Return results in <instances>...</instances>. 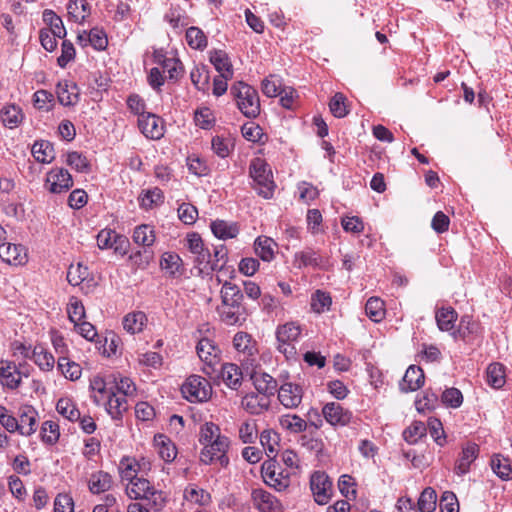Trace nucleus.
<instances>
[{
  "mask_svg": "<svg viewBox=\"0 0 512 512\" xmlns=\"http://www.w3.org/2000/svg\"><path fill=\"white\" fill-rule=\"evenodd\" d=\"M67 313L69 320L74 324H78L85 317V309L82 302L76 297H72L67 305Z\"/></svg>",
  "mask_w": 512,
  "mask_h": 512,
  "instance_id": "obj_59",
  "label": "nucleus"
},
{
  "mask_svg": "<svg viewBox=\"0 0 512 512\" xmlns=\"http://www.w3.org/2000/svg\"><path fill=\"white\" fill-rule=\"evenodd\" d=\"M426 435V427L423 422L415 421L403 432L405 441L409 444H415L419 439Z\"/></svg>",
  "mask_w": 512,
  "mask_h": 512,
  "instance_id": "obj_54",
  "label": "nucleus"
},
{
  "mask_svg": "<svg viewBox=\"0 0 512 512\" xmlns=\"http://www.w3.org/2000/svg\"><path fill=\"white\" fill-rule=\"evenodd\" d=\"M66 163L78 172L83 173L90 170V163L87 158L76 151L67 154Z\"/></svg>",
  "mask_w": 512,
  "mask_h": 512,
  "instance_id": "obj_61",
  "label": "nucleus"
},
{
  "mask_svg": "<svg viewBox=\"0 0 512 512\" xmlns=\"http://www.w3.org/2000/svg\"><path fill=\"white\" fill-rule=\"evenodd\" d=\"M56 94L60 104L74 106L79 101V88L75 82L61 81L57 84Z\"/></svg>",
  "mask_w": 512,
  "mask_h": 512,
  "instance_id": "obj_17",
  "label": "nucleus"
},
{
  "mask_svg": "<svg viewBox=\"0 0 512 512\" xmlns=\"http://www.w3.org/2000/svg\"><path fill=\"white\" fill-rule=\"evenodd\" d=\"M211 230L215 237L222 240L235 238L239 233V228L236 223L224 220L213 221L211 223Z\"/></svg>",
  "mask_w": 512,
  "mask_h": 512,
  "instance_id": "obj_28",
  "label": "nucleus"
},
{
  "mask_svg": "<svg viewBox=\"0 0 512 512\" xmlns=\"http://www.w3.org/2000/svg\"><path fill=\"white\" fill-rule=\"evenodd\" d=\"M302 398L303 389L300 385L286 382L278 389V399L285 408H297L300 405Z\"/></svg>",
  "mask_w": 512,
  "mask_h": 512,
  "instance_id": "obj_11",
  "label": "nucleus"
},
{
  "mask_svg": "<svg viewBox=\"0 0 512 512\" xmlns=\"http://www.w3.org/2000/svg\"><path fill=\"white\" fill-rule=\"evenodd\" d=\"M120 474L123 480L131 482L137 478L141 471V464L133 458H123L119 464Z\"/></svg>",
  "mask_w": 512,
  "mask_h": 512,
  "instance_id": "obj_45",
  "label": "nucleus"
},
{
  "mask_svg": "<svg viewBox=\"0 0 512 512\" xmlns=\"http://www.w3.org/2000/svg\"><path fill=\"white\" fill-rule=\"evenodd\" d=\"M250 175L253 178L258 194L265 199L273 197L275 184L272 180V173L267 164L260 158H256L250 165Z\"/></svg>",
  "mask_w": 512,
  "mask_h": 512,
  "instance_id": "obj_3",
  "label": "nucleus"
},
{
  "mask_svg": "<svg viewBox=\"0 0 512 512\" xmlns=\"http://www.w3.org/2000/svg\"><path fill=\"white\" fill-rule=\"evenodd\" d=\"M479 447L475 443H468L463 447L460 457L455 466V472L458 475H464L469 472L470 465L478 457Z\"/></svg>",
  "mask_w": 512,
  "mask_h": 512,
  "instance_id": "obj_22",
  "label": "nucleus"
},
{
  "mask_svg": "<svg viewBox=\"0 0 512 512\" xmlns=\"http://www.w3.org/2000/svg\"><path fill=\"white\" fill-rule=\"evenodd\" d=\"M163 193L159 188L147 190L140 196V205L145 209H150L153 205H158L163 202Z\"/></svg>",
  "mask_w": 512,
  "mask_h": 512,
  "instance_id": "obj_63",
  "label": "nucleus"
},
{
  "mask_svg": "<svg viewBox=\"0 0 512 512\" xmlns=\"http://www.w3.org/2000/svg\"><path fill=\"white\" fill-rule=\"evenodd\" d=\"M280 426L291 433H301L308 428V423L296 414H286L279 418Z\"/></svg>",
  "mask_w": 512,
  "mask_h": 512,
  "instance_id": "obj_35",
  "label": "nucleus"
},
{
  "mask_svg": "<svg viewBox=\"0 0 512 512\" xmlns=\"http://www.w3.org/2000/svg\"><path fill=\"white\" fill-rule=\"evenodd\" d=\"M436 492L430 488H425L418 499V509L420 512H433L436 509Z\"/></svg>",
  "mask_w": 512,
  "mask_h": 512,
  "instance_id": "obj_52",
  "label": "nucleus"
},
{
  "mask_svg": "<svg viewBox=\"0 0 512 512\" xmlns=\"http://www.w3.org/2000/svg\"><path fill=\"white\" fill-rule=\"evenodd\" d=\"M59 426L54 421H45L41 426V437L45 443L54 444L59 439Z\"/></svg>",
  "mask_w": 512,
  "mask_h": 512,
  "instance_id": "obj_62",
  "label": "nucleus"
},
{
  "mask_svg": "<svg viewBox=\"0 0 512 512\" xmlns=\"http://www.w3.org/2000/svg\"><path fill=\"white\" fill-rule=\"evenodd\" d=\"M251 501L259 512H284L283 505L279 499L264 489H253Z\"/></svg>",
  "mask_w": 512,
  "mask_h": 512,
  "instance_id": "obj_8",
  "label": "nucleus"
},
{
  "mask_svg": "<svg viewBox=\"0 0 512 512\" xmlns=\"http://www.w3.org/2000/svg\"><path fill=\"white\" fill-rule=\"evenodd\" d=\"M210 62L220 75L226 78L233 77V68L226 52L222 50H214L210 53Z\"/></svg>",
  "mask_w": 512,
  "mask_h": 512,
  "instance_id": "obj_25",
  "label": "nucleus"
},
{
  "mask_svg": "<svg viewBox=\"0 0 512 512\" xmlns=\"http://www.w3.org/2000/svg\"><path fill=\"white\" fill-rule=\"evenodd\" d=\"M43 21L50 26V33H53L60 39L66 36V29L62 19L52 10L46 9L43 12Z\"/></svg>",
  "mask_w": 512,
  "mask_h": 512,
  "instance_id": "obj_40",
  "label": "nucleus"
},
{
  "mask_svg": "<svg viewBox=\"0 0 512 512\" xmlns=\"http://www.w3.org/2000/svg\"><path fill=\"white\" fill-rule=\"evenodd\" d=\"M230 447V440L228 437H218L214 444H208L200 451V462L205 465H210L214 461L219 462L222 467H227L229 458L227 452Z\"/></svg>",
  "mask_w": 512,
  "mask_h": 512,
  "instance_id": "obj_6",
  "label": "nucleus"
},
{
  "mask_svg": "<svg viewBox=\"0 0 512 512\" xmlns=\"http://www.w3.org/2000/svg\"><path fill=\"white\" fill-rule=\"evenodd\" d=\"M252 380L257 393L267 396L271 400V397L277 391V381L265 372H254Z\"/></svg>",
  "mask_w": 512,
  "mask_h": 512,
  "instance_id": "obj_20",
  "label": "nucleus"
},
{
  "mask_svg": "<svg viewBox=\"0 0 512 512\" xmlns=\"http://www.w3.org/2000/svg\"><path fill=\"white\" fill-rule=\"evenodd\" d=\"M261 475L264 482L276 491H284L290 485V473L283 470L274 459L262 464Z\"/></svg>",
  "mask_w": 512,
  "mask_h": 512,
  "instance_id": "obj_5",
  "label": "nucleus"
},
{
  "mask_svg": "<svg viewBox=\"0 0 512 512\" xmlns=\"http://www.w3.org/2000/svg\"><path fill=\"white\" fill-rule=\"evenodd\" d=\"M310 488L318 504L325 505L329 502L332 496V482L325 472L316 471L312 474Z\"/></svg>",
  "mask_w": 512,
  "mask_h": 512,
  "instance_id": "obj_7",
  "label": "nucleus"
},
{
  "mask_svg": "<svg viewBox=\"0 0 512 512\" xmlns=\"http://www.w3.org/2000/svg\"><path fill=\"white\" fill-rule=\"evenodd\" d=\"M457 312L451 307H443L436 311L435 319L441 331H451L457 320Z\"/></svg>",
  "mask_w": 512,
  "mask_h": 512,
  "instance_id": "obj_33",
  "label": "nucleus"
},
{
  "mask_svg": "<svg viewBox=\"0 0 512 512\" xmlns=\"http://www.w3.org/2000/svg\"><path fill=\"white\" fill-rule=\"evenodd\" d=\"M112 485V477L104 471H98L90 476L88 486L93 494H100L110 489Z\"/></svg>",
  "mask_w": 512,
  "mask_h": 512,
  "instance_id": "obj_31",
  "label": "nucleus"
},
{
  "mask_svg": "<svg viewBox=\"0 0 512 512\" xmlns=\"http://www.w3.org/2000/svg\"><path fill=\"white\" fill-rule=\"evenodd\" d=\"M132 239L138 245L151 247L156 240L154 228L148 224H141L134 229Z\"/></svg>",
  "mask_w": 512,
  "mask_h": 512,
  "instance_id": "obj_32",
  "label": "nucleus"
},
{
  "mask_svg": "<svg viewBox=\"0 0 512 512\" xmlns=\"http://www.w3.org/2000/svg\"><path fill=\"white\" fill-rule=\"evenodd\" d=\"M108 383L100 376H94L90 380V388L96 393L93 396V400L97 405L105 402L108 393L110 392V387H107Z\"/></svg>",
  "mask_w": 512,
  "mask_h": 512,
  "instance_id": "obj_48",
  "label": "nucleus"
},
{
  "mask_svg": "<svg viewBox=\"0 0 512 512\" xmlns=\"http://www.w3.org/2000/svg\"><path fill=\"white\" fill-rule=\"evenodd\" d=\"M211 145L214 153L221 158L229 156L233 149V141L222 136L213 137Z\"/></svg>",
  "mask_w": 512,
  "mask_h": 512,
  "instance_id": "obj_56",
  "label": "nucleus"
},
{
  "mask_svg": "<svg viewBox=\"0 0 512 512\" xmlns=\"http://www.w3.org/2000/svg\"><path fill=\"white\" fill-rule=\"evenodd\" d=\"M154 445L165 462H172L176 458V446L167 436L163 434L156 435L154 437Z\"/></svg>",
  "mask_w": 512,
  "mask_h": 512,
  "instance_id": "obj_26",
  "label": "nucleus"
},
{
  "mask_svg": "<svg viewBox=\"0 0 512 512\" xmlns=\"http://www.w3.org/2000/svg\"><path fill=\"white\" fill-rule=\"evenodd\" d=\"M0 380L9 389H16L21 383V372L10 361H0Z\"/></svg>",
  "mask_w": 512,
  "mask_h": 512,
  "instance_id": "obj_19",
  "label": "nucleus"
},
{
  "mask_svg": "<svg viewBox=\"0 0 512 512\" xmlns=\"http://www.w3.org/2000/svg\"><path fill=\"white\" fill-rule=\"evenodd\" d=\"M126 397L127 396L116 393L113 387H110V392L108 393L105 402H102V404H105L106 411L113 419L120 418L122 413L128 409Z\"/></svg>",
  "mask_w": 512,
  "mask_h": 512,
  "instance_id": "obj_21",
  "label": "nucleus"
},
{
  "mask_svg": "<svg viewBox=\"0 0 512 512\" xmlns=\"http://www.w3.org/2000/svg\"><path fill=\"white\" fill-rule=\"evenodd\" d=\"M194 256H195L194 261L197 264V266L199 267L200 271H204V270H208V269L214 271V270L221 269V266H219V264L212 262L211 253L207 248H203L200 251V253H196Z\"/></svg>",
  "mask_w": 512,
  "mask_h": 512,
  "instance_id": "obj_60",
  "label": "nucleus"
},
{
  "mask_svg": "<svg viewBox=\"0 0 512 512\" xmlns=\"http://www.w3.org/2000/svg\"><path fill=\"white\" fill-rule=\"evenodd\" d=\"M73 185V180L64 168H53L46 176V188L54 194H59L68 191Z\"/></svg>",
  "mask_w": 512,
  "mask_h": 512,
  "instance_id": "obj_9",
  "label": "nucleus"
},
{
  "mask_svg": "<svg viewBox=\"0 0 512 512\" xmlns=\"http://www.w3.org/2000/svg\"><path fill=\"white\" fill-rule=\"evenodd\" d=\"M258 437L255 421H245L239 427V438L245 444L254 443Z\"/></svg>",
  "mask_w": 512,
  "mask_h": 512,
  "instance_id": "obj_57",
  "label": "nucleus"
},
{
  "mask_svg": "<svg viewBox=\"0 0 512 512\" xmlns=\"http://www.w3.org/2000/svg\"><path fill=\"white\" fill-rule=\"evenodd\" d=\"M279 437L277 433L272 430H264L260 433V443L266 450V454L270 459H273L277 452Z\"/></svg>",
  "mask_w": 512,
  "mask_h": 512,
  "instance_id": "obj_50",
  "label": "nucleus"
},
{
  "mask_svg": "<svg viewBox=\"0 0 512 512\" xmlns=\"http://www.w3.org/2000/svg\"><path fill=\"white\" fill-rule=\"evenodd\" d=\"M160 267L172 277L183 275L184 266L181 257L174 252H165L160 259Z\"/></svg>",
  "mask_w": 512,
  "mask_h": 512,
  "instance_id": "obj_23",
  "label": "nucleus"
},
{
  "mask_svg": "<svg viewBox=\"0 0 512 512\" xmlns=\"http://www.w3.org/2000/svg\"><path fill=\"white\" fill-rule=\"evenodd\" d=\"M186 40L193 49L202 50L207 46V37L198 27H190L186 30Z\"/></svg>",
  "mask_w": 512,
  "mask_h": 512,
  "instance_id": "obj_51",
  "label": "nucleus"
},
{
  "mask_svg": "<svg viewBox=\"0 0 512 512\" xmlns=\"http://www.w3.org/2000/svg\"><path fill=\"white\" fill-rule=\"evenodd\" d=\"M36 365L43 371H50L54 367V356L42 346H35L32 350V358Z\"/></svg>",
  "mask_w": 512,
  "mask_h": 512,
  "instance_id": "obj_42",
  "label": "nucleus"
},
{
  "mask_svg": "<svg viewBox=\"0 0 512 512\" xmlns=\"http://www.w3.org/2000/svg\"><path fill=\"white\" fill-rule=\"evenodd\" d=\"M0 257L13 265H24L27 262V250L21 244L3 243L0 245Z\"/></svg>",
  "mask_w": 512,
  "mask_h": 512,
  "instance_id": "obj_13",
  "label": "nucleus"
},
{
  "mask_svg": "<svg viewBox=\"0 0 512 512\" xmlns=\"http://www.w3.org/2000/svg\"><path fill=\"white\" fill-rule=\"evenodd\" d=\"M67 10L70 18L75 22H83L89 10V4L86 0H70L67 4Z\"/></svg>",
  "mask_w": 512,
  "mask_h": 512,
  "instance_id": "obj_49",
  "label": "nucleus"
},
{
  "mask_svg": "<svg viewBox=\"0 0 512 512\" xmlns=\"http://www.w3.org/2000/svg\"><path fill=\"white\" fill-rule=\"evenodd\" d=\"M183 396L190 402L207 401L212 394L210 382L199 375H191L181 387Z\"/></svg>",
  "mask_w": 512,
  "mask_h": 512,
  "instance_id": "obj_4",
  "label": "nucleus"
},
{
  "mask_svg": "<svg viewBox=\"0 0 512 512\" xmlns=\"http://www.w3.org/2000/svg\"><path fill=\"white\" fill-rule=\"evenodd\" d=\"M294 261L298 268L302 267H319L323 263V258L318 251L312 248H306L302 251L295 253Z\"/></svg>",
  "mask_w": 512,
  "mask_h": 512,
  "instance_id": "obj_27",
  "label": "nucleus"
},
{
  "mask_svg": "<svg viewBox=\"0 0 512 512\" xmlns=\"http://www.w3.org/2000/svg\"><path fill=\"white\" fill-rule=\"evenodd\" d=\"M185 498L200 506H207L211 503V495L206 490L197 487H190L185 490Z\"/></svg>",
  "mask_w": 512,
  "mask_h": 512,
  "instance_id": "obj_53",
  "label": "nucleus"
},
{
  "mask_svg": "<svg viewBox=\"0 0 512 512\" xmlns=\"http://www.w3.org/2000/svg\"><path fill=\"white\" fill-rule=\"evenodd\" d=\"M322 415L332 426H346L352 420V412L337 402L326 403L322 408Z\"/></svg>",
  "mask_w": 512,
  "mask_h": 512,
  "instance_id": "obj_10",
  "label": "nucleus"
},
{
  "mask_svg": "<svg viewBox=\"0 0 512 512\" xmlns=\"http://www.w3.org/2000/svg\"><path fill=\"white\" fill-rule=\"evenodd\" d=\"M32 155L40 163H51L55 158L52 143L46 140L36 141L31 149Z\"/></svg>",
  "mask_w": 512,
  "mask_h": 512,
  "instance_id": "obj_29",
  "label": "nucleus"
},
{
  "mask_svg": "<svg viewBox=\"0 0 512 512\" xmlns=\"http://www.w3.org/2000/svg\"><path fill=\"white\" fill-rule=\"evenodd\" d=\"M221 320L227 325L241 324L245 320L243 307L241 305H224L219 309Z\"/></svg>",
  "mask_w": 512,
  "mask_h": 512,
  "instance_id": "obj_30",
  "label": "nucleus"
},
{
  "mask_svg": "<svg viewBox=\"0 0 512 512\" xmlns=\"http://www.w3.org/2000/svg\"><path fill=\"white\" fill-rule=\"evenodd\" d=\"M126 493L131 499H142L154 512H160L166 505V497L155 489L144 477H137L128 483Z\"/></svg>",
  "mask_w": 512,
  "mask_h": 512,
  "instance_id": "obj_1",
  "label": "nucleus"
},
{
  "mask_svg": "<svg viewBox=\"0 0 512 512\" xmlns=\"http://www.w3.org/2000/svg\"><path fill=\"white\" fill-rule=\"evenodd\" d=\"M1 119L5 126L15 128L22 122L23 113L16 105H8L1 111Z\"/></svg>",
  "mask_w": 512,
  "mask_h": 512,
  "instance_id": "obj_44",
  "label": "nucleus"
},
{
  "mask_svg": "<svg viewBox=\"0 0 512 512\" xmlns=\"http://www.w3.org/2000/svg\"><path fill=\"white\" fill-rule=\"evenodd\" d=\"M425 375L419 366L411 365L406 370L400 389L403 392H412L424 385Z\"/></svg>",
  "mask_w": 512,
  "mask_h": 512,
  "instance_id": "obj_18",
  "label": "nucleus"
},
{
  "mask_svg": "<svg viewBox=\"0 0 512 512\" xmlns=\"http://www.w3.org/2000/svg\"><path fill=\"white\" fill-rule=\"evenodd\" d=\"M332 304V299L328 293L317 290L311 299V307L314 312L322 313L328 310Z\"/></svg>",
  "mask_w": 512,
  "mask_h": 512,
  "instance_id": "obj_58",
  "label": "nucleus"
},
{
  "mask_svg": "<svg viewBox=\"0 0 512 512\" xmlns=\"http://www.w3.org/2000/svg\"><path fill=\"white\" fill-rule=\"evenodd\" d=\"M221 377L223 382L233 390H237L242 385V371L234 363H225L222 365Z\"/></svg>",
  "mask_w": 512,
  "mask_h": 512,
  "instance_id": "obj_24",
  "label": "nucleus"
},
{
  "mask_svg": "<svg viewBox=\"0 0 512 512\" xmlns=\"http://www.w3.org/2000/svg\"><path fill=\"white\" fill-rule=\"evenodd\" d=\"M487 383L495 388H501L505 384V368L500 363H492L486 371Z\"/></svg>",
  "mask_w": 512,
  "mask_h": 512,
  "instance_id": "obj_41",
  "label": "nucleus"
},
{
  "mask_svg": "<svg viewBox=\"0 0 512 512\" xmlns=\"http://www.w3.org/2000/svg\"><path fill=\"white\" fill-rule=\"evenodd\" d=\"M178 216L184 224L192 225L198 218V210L190 203H182L178 207Z\"/></svg>",
  "mask_w": 512,
  "mask_h": 512,
  "instance_id": "obj_64",
  "label": "nucleus"
},
{
  "mask_svg": "<svg viewBox=\"0 0 512 512\" xmlns=\"http://www.w3.org/2000/svg\"><path fill=\"white\" fill-rule=\"evenodd\" d=\"M255 252L263 261H271L274 258L276 243L269 237H258L255 240Z\"/></svg>",
  "mask_w": 512,
  "mask_h": 512,
  "instance_id": "obj_39",
  "label": "nucleus"
},
{
  "mask_svg": "<svg viewBox=\"0 0 512 512\" xmlns=\"http://www.w3.org/2000/svg\"><path fill=\"white\" fill-rule=\"evenodd\" d=\"M491 468L493 472L502 480H510L512 478L511 461L501 455H494L491 459Z\"/></svg>",
  "mask_w": 512,
  "mask_h": 512,
  "instance_id": "obj_36",
  "label": "nucleus"
},
{
  "mask_svg": "<svg viewBox=\"0 0 512 512\" xmlns=\"http://www.w3.org/2000/svg\"><path fill=\"white\" fill-rule=\"evenodd\" d=\"M221 299L224 305H241L243 294L236 284L225 282L221 288Z\"/></svg>",
  "mask_w": 512,
  "mask_h": 512,
  "instance_id": "obj_34",
  "label": "nucleus"
},
{
  "mask_svg": "<svg viewBox=\"0 0 512 512\" xmlns=\"http://www.w3.org/2000/svg\"><path fill=\"white\" fill-rule=\"evenodd\" d=\"M138 126L147 138L158 140L164 135L163 121L155 114L146 113L139 117Z\"/></svg>",
  "mask_w": 512,
  "mask_h": 512,
  "instance_id": "obj_12",
  "label": "nucleus"
},
{
  "mask_svg": "<svg viewBox=\"0 0 512 512\" xmlns=\"http://www.w3.org/2000/svg\"><path fill=\"white\" fill-rule=\"evenodd\" d=\"M199 358L207 365L208 369L214 371V366L219 362L220 350L208 338L201 339L196 347Z\"/></svg>",
  "mask_w": 512,
  "mask_h": 512,
  "instance_id": "obj_14",
  "label": "nucleus"
},
{
  "mask_svg": "<svg viewBox=\"0 0 512 512\" xmlns=\"http://www.w3.org/2000/svg\"><path fill=\"white\" fill-rule=\"evenodd\" d=\"M238 109L247 118H256L260 114V100L256 89L244 82H237L231 86Z\"/></svg>",
  "mask_w": 512,
  "mask_h": 512,
  "instance_id": "obj_2",
  "label": "nucleus"
},
{
  "mask_svg": "<svg viewBox=\"0 0 512 512\" xmlns=\"http://www.w3.org/2000/svg\"><path fill=\"white\" fill-rule=\"evenodd\" d=\"M56 409L60 415L69 421H77L80 419V411L70 398H60L57 402Z\"/></svg>",
  "mask_w": 512,
  "mask_h": 512,
  "instance_id": "obj_46",
  "label": "nucleus"
},
{
  "mask_svg": "<svg viewBox=\"0 0 512 512\" xmlns=\"http://www.w3.org/2000/svg\"><path fill=\"white\" fill-rule=\"evenodd\" d=\"M271 400L258 393H248L241 400L242 408L250 414L260 415L270 407Z\"/></svg>",
  "mask_w": 512,
  "mask_h": 512,
  "instance_id": "obj_16",
  "label": "nucleus"
},
{
  "mask_svg": "<svg viewBox=\"0 0 512 512\" xmlns=\"http://www.w3.org/2000/svg\"><path fill=\"white\" fill-rule=\"evenodd\" d=\"M301 334V327L295 322L285 323L277 328L278 342H295Z\"/></svg>",
  "mask_w": 512,
  "mask_h": 512,
  "instance_id": "obj_37",
  "label": "nucleus"
},
{
  "mask_svg": "<svg viewBox=\"0 0 512 512\" xmlns=\"http://www.w3.org/2000/svg\"><path fill=\"white\" fill-rule=\"evenodd\" d=\"M89 276L88 268L78 263L70 265L67 272V280L73 286L81 285Z\"/></svg>",
  "mask_w": 512,
  "mask_h": 512,
  "instance_id": "obj_55",
  "label": "nucleus"
},
{
  "mask_svg": "<svg viewBox=\"0 0 512 512\" xmlns=\"http://www.w3.org/2000/svg\"><path fill=\"white\" fill-rule=\"evenodd\" d=\"M58 368L67 379L72 381L78 380L81 377L82 369L80 365L71 361L66 356H59Z\"/></svg>",
  "mask_w": 512,
  "mask_h": 512,
  "instance_id": "obj_43",
  "label": "nucleus"
},
{
  "mask_svg": "<svg viewBox=\"0 0 512 512\" xmlns=\"http://www.w3.org/2000/svg\"><path fill=\"white\" fill-rule=\"evenodd\" d=\"M147 321L143 312H134L127 314L123 319V328L130 334L139 333Z\"/></svg>",
  "mask_w": 512,
  "mask_h": 512,
  "instance_id": "obj_38",
  "label": "nucleus"
},
{
  "mask_svg": "<svg viewBox=\"0 0 512 512\" xmlns=\"http://www.w3.org/2000/svg\"><path fill=\"white\" fill-rule=\"evenodd\" d=\"M37 411L30 405L21 406L18 410V424L20 434L23 436L32 435L37 429Z\"/></svg>",
  "mask_w": 512,
  "mask_h": 512,
  "instance_id": "obj_15",
  "label": "nucleus"
},
{
  "mask_svg": "<svg viewBox=\"0 0 512 512\" xmlns=\"http://www.w3.org/2000/svg\"><path fill=\"white\" fill-rule=\"evenodd\" d=\"M366 315L374 322H380L385 316L384 302L377 297H370L365 305Z\"/></svg>",
  "mask_w": 512,
  "mask_h": 512,
  "instance_id": "obj_47",
  "label": "nucleus"
}]
</instances>
